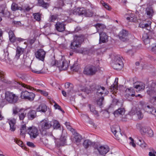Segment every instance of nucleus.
I'll return each mask as SVG.
<instances>
[{
    "label": "nucleus",
    "instance_id": "25",
    "mask_svg": "<svg viewBox=\"0 0 156 156\" xmlns=\"http://www.w3.org/2000/svg\"><path fill=\"white\" fill-rule=\"evenodd\" d=\"M25 49L20 47H17L16 49V53L15 56V58L18 59L19 58L20 55L24 52Z\"/></svg>",
    "mask_w": 156,
    "mask_h": 156
},
{
    "label": "nucleus",
    "instance_id": "7",
    "mask_svg": "<svg viewBox=\"0 0 156 156\" xmlns=\"http://www.w3.org/2000/svg\"><path fill=\"white\" fill-rule=\"evenodd\" d=\"M82 37L80 36H78L76 35L75 36L73 41L71 44V48L74 50L76 48L80 47L81 42L82 41Z\"/></svg>",
    "mask_w": 156,
    "mask_h": 156
},
{
    "label": "nucleus",
    "instance_id": "46",
    "mask_svg": "<svg viewBox=\"0 0 156 156\" xmlns=\"http://www.w3.org/2000/svg\"><path fill=\"white\" fill-rule=\"evenodd\" d=\"M91 144V142L88 140H84L83 143V146L86 148H87Z\"/></svg>",
    "mask_w": 156,
    "mask_h": 156
},
{
    "label": "nucleus",
    "instance_id": "43",
    "mask_svg": "<svg viewBox=\"0 0 156 156\" xmlns=\"http://www.w3.org/2000/svg\"><path fill=\"white\" fill-rule=\"evenodd\" d=\"M43 67L40 69L37 68L31 69V71L34 73L37 74L43 73L44 72L42 71Z\"/></svg>",
    "mask_w": 156,
    "mask_h": 156
},
{
    "label": "nucleus",
    "instance_id": "41",
    "mask_svg": "<svg viewBox=\"0 0 156 156\" xmlns=\"http://www.w3.org/2000/svg\"><path fill=\"white\" fill-rule=\"evenodd\" d=\"M151 22H149L147 23L143 24L140 23L139 24L140 27L142 28H146L147 30H150V26L151 25Z\"/></svg>",
    "mask_w": 156,
    "mask_h": 156
},
{
    "label": "nucleus",
    "instance_id": "51",
    "mask_svg": "<svg viewBox=\"0 0 156 156\" xmlns=\"http://www.w3.org/2000/svg\"><path fill=\"white\" fill-rule=\"evenodd\" d=\"M57 20V16L56 15H51L49 19V21L51 22H54Z\"/></svg>",
    "mask_w": 156,
    "mask_h": 156
},
{
    "label": "nucleus",
    "instance_id": "55",
    "mask_svg": "<svg viewBox=\"0 0 156 156\" xmlns=\"http://www.w3.org/2000/svg\"><path fill=\"white\" fill-rule=\"evenodd\" d=\"M146 134H147L148 136L151 137L154 136V133L152 130L150 128H148V131H147Z\"/></svg>",
    "mask_w": 156,
    "mask_h": 156
},
{
    "label": "nucleus",
    "instance_id": "47",
    "mask_svg": "<svg viewBox=\"0 0 156 156\" xmlns=\"http://www.w3.org/2000/svg\"><path fill=\"white\" fill-rule=\"evenodd\" d=\"M51 124H53V126L54 128H58L60 127V124L58 121L56 120H52L50 122Z\"/></svg>",
    "mask_w": 156,
    "mask_h": 156
},
{
    "label": "nucleus",
    "instance_id": "26",
    "mask_svg": "<svg viewBox=\"0 0 156 156\" xmlns=\"http://www.w3.org/2000/svg\"><path fill=\"white\" fill-rule=\"evenodd\" d=\"M8 122L10 126V130L11 131H14L16 129L15 125L16 123V119H8Z\"/></svg>",
    "mask_w": 156,
    "mask_h": 156
},
{
    "label": "nucleus",
    "instance_id": "19",
    "mask_svg": "<svg viewBox=\"0 0 156 156\" xmlns=\"http://www.w3.org/2000/svg\"><path fill=\"white\" fill-rule=\"evenodd\" d=\"M66 142V139L65 136H62L59 139H57L55 141L56 145L58 147L63 146Z\"/></svg>",
    "mask_w": 156,
    "mask_h": 156
},
{
    "label": "nucleus",
    "instance_id": "48",
    "mask_svg": "<svg viewBox=\"0 0 156 156\" xmlns=\"http://www.w3.org/2000/svg\"><path fill=\"white\" fill-rule=\"evenodd\" d=\"M0 60L3 62H5L6 63L10 64L11 62V60L10 58L8 56L5 57L4 58H0Z\"/></svg>",
    "mask_w": 156,
    "mask_h": 156
},
{
    "label": "nucleus",
    "instance_id": "50",
    "mask_svg": "<svg viewBox=\"0 0 156 156\" xmlns=\"http://www.w3.org/2000/svg\"><path fill=\"white\" fill-rule=\"evenodd\" d=\"M15 84H16L21 85L23 87L26 88L27 89H29L31 90L32 89V87H31L30 86H28L27 85H25V84L23 83H20L19 82H16V83Z\"/></svg>",
    "mask_w": 156,
    "mask_h": 156
},
{
    "label": "nucleus",
    "instance_id": "61",
    "mask_svg": "<svg viewBox=\"0 0 156 156\" xmlns=\"http://www.w3.org/2000/svg\"><path fill=\"white\" fill-rule=\"evenodd\" d=\"M129 139L131 140V141L129 143L130 145H132L133 147H135L136 145L134 143L133 139L131 137H130Z\"/></svg>",
    "mask_w": 156,
    "mask_h": 156
},
{
    "label": "nucleus",
    "instance_id": "4",
    "mask_svg": "<svg viewBox=\"0 0 156 156\" xmlns=\"http://www.w3.org/2000/svg\"><path fill=\"white\" fill-rule=\"evenodd\" d=\"M97 71V69L95 66L89 65L85 67L83 72L85 75L91 76L94 75Z\"/></svg>",
    "mask_w": 156,
    "mask_h": 156
},
{
    "label": "nucleus",
    "instance_id": "6",
    "mask_svg": "<svg viewBox=\"0 0 156 156\" xmlns=\"http://www.w3.org/2000/svg\"><path fill=\"white\" fill-rule=\"evenodd\" d=\"M69 62H68L63 57H62L61 60L57 61L56 66L60 70H66L69 67Z\"/></svg>",
    "mask_w": 156,
    "mask_h": 156
},
{
    "label": "nucleus",
    "instance_id": "62",
    "mask_svg": "<svg viewBox=\"0 0 156 156\" xmlns=\"http://www.w3.org/2000/svg\"><path fill=\"white\" fill-rule=\"evenodd\" d=\"M15 141L16 144L19 145L21 147H23V144L22 141L18 140H15Z\"/></svg>",
    "mask_w": 156,
    "mask_h": 156
},
{
    "label": "nucleus",
    "instance_id": "11",
    "mask_svg": "<svg viewBox=\"0 0 156 156\" xmlns=\"http://www.w3.org/2000/svg\"><path fill=\"white\" fill-rule=\"evenodd\" d=\"M95 89L97 90L96 94L99 96L104 97L108 93V91L103 87L97 85L95 87Z\"/></svg>",
    "mask_w": 156,
    "mask_h": 156
},
{
    "label": "nucleus",
    "instance_id": "1",
    "mask_svg": "<svg viewBox=\"0 0 156 156\" xmlns=\"http://www.w3.org/2000/svg\"><path fill=\"white\" fill-rule=\"evenodd\" d=\"M18 100V96L12 92L6 91L5 93V98L0 100V107L2 108L8 103L15 104Z\"/></svg>",
    "mask_w": 156,
    "mask_h": 156
},
{
    "label": "nucleus",
    "instance_id": "12",
    "mask_svg": "<svg viewBox=\"0 0 156 156\" xmlns=\"http://www.w3.org/2000/svg\"><path fill=\"white\" fill-rule=\"evenodd\" d=\"M35 96L34 94L32 92H29L27 91H25L21 92V97L22 98L32 101L34 100Z\"/></svg>",
    "mask_w": 156,
    "mask_h": 156
},
{
    "label": "nucleus",
    "instance_id": "54",
    "mask_svg": "<svg viewBox=\"0 0 156 156\" xmlns=\"http://www.w3.org/2000/svg\"><path fill=\"white\" fill-rule=\"evenodd\" d=\"M88 107L91 112H93L94 114L97 115L98 116V115L97 112L94 109V108L93 106H91L90 105H89Z\"/></svg>",
    "mask_w": 156,
    "mask_h": 156
},
{
    "label": "nucleus",
    "instance_id": "15",
    "mask_svg": "<svg viewBox=\"0 0 156 156\" xmlns=\"http://www.w3.org/2000/svg\"><path fill=\"white\" fill-rule=\"evenodd\" d=\"M46 53V52L43 49H39L36 52L35 57L39 60L43 61L44 60Z\"/></svg>",
    "mask_w": 156,
    "mask_h": 156
},
{
    "label": "nucleus",
    "instance_id": "29",
    "mask_svg": "<svg viewBox=\"0 0 156 156\" xmlns=\"http://www.w3.org/2000/svg\"><path fill=\"white\" fill-rule=\"evenodd\" d=\"M27 116L29 119H33L37 116L36 111L33 110L29 111L27 114Z\"/></svg>",
    "mask_w": 156,
    "mask_h": 156
},
{
    "label": "nucleus",
    "instance_id": "32",
    "mask_svg": "<svg viewBox=\"0 0 156 156\" xmlns=\"http://www.w3.org/2000/svg\"><path fill=\"white\" fill-rule=\"evenodd\" d=\"M26 132L27 133V129L26 128V125L24 124L21 125L20 128V135L24 137Z\"/></svg>",
    "mask_w": 156,
    "mask_h": 156
},
{
    "label": "nucleus",
    "instance_id": "18",
    "mask_svg": "<svg viewBox=\"0 0 156 156\" xmlns=\"http://www.w3.org/2000/svg\"><path fill=\"white\" fill-rule=\"evenodd\" d=\"M128 32L125 30H122L119 34L120 39L123 41H126L127 39Z\"/></svg>",
    "mask_w": 156,
    "mask_h": 156
},
{
    "label": "nucleus",
    "instance_id": "39",
    "mask_svg": "<svg viewBox=\"0 0 156 156\" xmlns=\"http://www.w3.org/2000/svg\"><path fill=\"white\" fill-rule=\"evenodd\" d=\"M9 34L10 41L13 43L15 42L16 37L13 32L12 30H10Z\"/></svg>",
    "mask_w": 156,
    "mask_h": 156
},
{
    "label": "nucleus",
    "instance_id": "37",
    "mask_svg": "<svg viewBox=\"0 0 156 156\" xmlns=\"http://www.w3.org/2000/svg\"><path fill=\"white\" fill-rule=\"evenodd\" d=\"M11 9L13 11H15L16 10H22V8L18 6V5L15 3L13 2L12 3L11 6Z\"/></svg>",
    "mask_w": 156,
    "mask_h": 156
},
{
    "label": "nucleus",
    "instance_id": "63",
    "mask_svg": "<svg viewBox=\"0 0 156 156\" xmlns=\"http://www.w3.org/2000/svg\"><path fill=\"white\" fill-rule=\"evenodd\" d=\"M86 15L87 16L91 17L93 16V13L90 11H87L85 12Z\"/></svg>",
    "mask_w": 156,
    "mask_h": 156
},
{
    "label": "nucleus",
    "instance_id": "8",
    "mask_svg": "<svg viewBox=\"0 0 156 156\" xmlns=\"http://www.w3.org/2000/svg\"><path fill=\"white\" fill-rule=\"evenodd\" d=\"M131 115H136L138 119H141L143 117V115L138 106H133L129 113Z\"/></svg>",
    "mask_w": 156,
    "mask_h": 156
},
{
    "label": "nucleus",
    "instance_id": "28",
    "mask_svg": "<svg viewBox=\"0 0 156 156\" xmlns=\"http://www.w3.org/2000/svg\"><path fill=\"white\" fill-rule=\"evenodd\" d=\"M154 11L152 7H149L146 9V13L147 17L151 18L154 14Z\"/></svg>",
    "mask_w": 156,
    "mask_h": 156
},
{
    "label": "nucleus",
    "instance_id": "45",
    "mask_svg": "<svg viewBox=\"0 0 156 156\" xmlns=\"http://www.w3.org/2000/svg\"><path fill=\"white\" fill-rule=\"evenodd\" d=\"M126 19L130 21L133 22L136 20V18L134 14L131 13L129 16L126 17Z\"/></svg>",
    "mask_w": 156,
    "mask_h": 156
},
{
    "label": "nucleus",
    "instance_id": "10",
    "mask_svg": "<svg viewBox=\"0 0 156 156\" xmlns=\"http://www.w3.org/2000/svg\"><path fill=\"white\" fill-rule=\"evenodd\" d=\"M52 126L51 122L45 119L42 120L41 122L39 125V128L42 131L49 129Z\"/></svg>",
    "mask_w": 156,
    "mask_h": 156
},
{
    "label": "nucleus",
    "instance_id": "56",
    "mask_svg": "<svg viewBox=\"0 0 156 156\" xmlns=\"http://www.w3.org/2000/svg\"><path fill=\"white\" fill-rule=\"evenodd\" d=\"M101 2L103 6H104L105 8L108 10L110 9H111L110 7L107 3L104 2L103 1H101Z\"/></svg>",
    "mask_w": 156,
    "mask_h": 156
},
{
    "label": "nucleus",
    "instance_id": "53",
    "mask_svg": "<svg viewBox=\"0 0 156 156\" xmlns=\"http://www.w3.org/2000/svg\"><path fill=\"white\" fill-rule=\"evenodd\" d=\"M104 100V97L102 96L97 100V104L99 106H101L103 103Z\"/></svg>",
    "mask_w": 156,
    "mask_h": 156
},
{
    "label": "nucleus",
    "instance_id": "9",
    "mask_svg": "<svg viewBox=\"0 0 156 156\" xmlns=\"http://www.w3.org/2000/svg\"><path fill=\"white\" fill-rule=\"evenodd\" d=\"M112 132L114 134L116 139L119 140L121 139L122 135L120 133V129L118 126H115L111 127Z\"/></svg>",
    "mask_w": 156,
    "mask_h": 156
},
{
    "label": "nucleus",
    "instance_id": "31",
    "mask_svg": "<svg viewBox=\"0 0 156 156\" xmlns=\"http://www.w3.org/2000/svg\"><path fill=\"white\" fill-rule=\"evenodd\" d=\"M125 113V110L122 108H119L116 110L114 113L115 116L116 117L119 115H123Z\"/></svg>",
    "mask_w": 156,
    "mask_h": 156
},
{
    "label": "nucleus",
    "instance_id": "23",
    "mask_svg": "<svg viewBox=\"0 0 156 156\" xmlns=\"http://www.w3.org/2000/svg\"><path fill=\"white\" fill-rule=\"evenodd\" d=\"M140 104L142 107V108L146 111L148 113H152V110H153L154 108H151L149 105H147L144 102L141 101L140 102Z\"/></svg>",
    "mask_w": 156,
    "mask_h": 156
},
{
    "label": "nucleus",
    "instance_id": "38",
    "mask_svg": "<svg viewBox=\"0 0 156 156\" xmlns=\"http://www.w3.org/2000/svg\"><path fill=\"white\" fill-rule=\"evenodd\" d=\"M65 87L66 88H69L70 90H68L67 92V94L69 95H71L73 91L72 87L73 86L72 84H70L68 82L65 83Z\"/></svg>",
    "mask_w": 156,
    "mask_h": 156
},
{
    "label": "nucleus",
    "instance_id": "14",
    "mask_svg": "<svg viewBox=\"0 0 156 156\" xmlns=\"http://www.w3.org/2000/svg\"><path fill=\"white\" fill-rule=\"evenodd\" d=\"M135 95V90L133 88H130L126 90L125 96L128 101H131L133 99L132 97Z\"/></svg>",
    "mask_w": 156,
    "mask_h": 156
},
{
    "label": "nucleus",
    "instance_id": "24",
    "mask_svg": "<svg viewBox=\"0 0 156 156\" xmlns=\"http://www.w3.org/2000/svg\"><path fill=\"white\" fill-rule=\"evenodd\" d=\"M99 43H105L108 41V37L104 32L99 33Z\"/></svg>",
    "mask_w": 156,
    "mask_h": 156
},
{
    "label": "nucleus",
    "instance_id": "2",
    "mask_svg": "<svg viewBox=\"0 0 156 156\" xmlns=\"http://www.w3.org/2000/svg\"><path fill=\"white\" fill-rule=\"evenodd\" d=\"M27 133L29 135L30 137L32 139L35 138L39 134L38 129L34 126L28 127L27 129Z\"/></svg>",
    "mask_w": 156,
    "mask_h": 156
},
{
    "label": "nucleus",
    "instance_id": "36",
    "mask_svg": "<svg viewBox=\"0 0 156 156\" xmlns=\"http://www.w3.org/2000/svg\"><path fill=\"white\" fill-rule=\"evenodd\" d=\"M76 51L77 53H81L83 54H87L89 52L88 50L86 48H81L76 50Z\"/></svg>",
    "mask_w": 156,
    "mask_h": 156
},
{
    "label": "nucleus",
    "instance_id": "60",
    "mask_svg": "<svg viewBox=\"0 0 156 156\" xmlns=\"http://www.w3.org/2000/svg\"><path fill=\"white\" fill-rule=\"evenodd\" d=\"M0 79L1 81L5 82V80L4 78V74L3 73L0 72Z\"/></svg>",
    "mask_w": 156,
    "mask_h": 156
},
{
    "label": "nucleus",
    "instance_id": "40",
    "mask_svg": "<svg viewBox=\"0 0 156 156\" xmlns=\"http://www.w3.org/2000/svg\"><path fill=\"white\" fill-rule=\"evenodd\" d=\"M137 144L142 148H145L147 146L146 144L141 138H140L138 139Z\"/></svg>",
    "mask_w": 156,
    "mask_h": 156
},
{
    "label": "nucleus",
    "instance_id": "42",
    "mask_svg": "<svg viewBox=\"0 0 156 156\" xmlns=\"http://www.w3.org/2000/svg\"><path fill=\"white\" fill-rule=\"evenodd\" d=\"M94 26L97 29L98 31H101L103 29L105 28V25L99 23L96 24Z\"/></svg>",
    "mask_w": 156,
    "mask_h": 156
},
{
    "label": "nucleus",
    "instance_id": "52",
    "mask_svg": "<svg viewBox=\"0 0 156 156\" xmlns=\"http://www.w3.org/2000/svg\"><path fill=\"white\" fill-rule=\"evenodd\" d=\"M148 128L145 126L142 127L140 130V132L142 134H146L148 131Z\"/></svg>",
    "mask_w": 156,
    "mask_h": 156
},
{
    "label": "nucleus",
    "instance_id": "3",
    "mask_svg": "<svg viewBox=\"0 0 156 156\" xmlns=\"http://www.w3.org/2000/svg\"><path fill=\"white\" fill-rule=\"evenodd\" d=\"M123 66V63L121 58L118 56L115 57L114 63L112 64L113 68L117 70H120L122 68Z\"/></svg>",
    "mask_w": 156,
    "mask_h": 156
},
{
    "label": "nucleus",
    "instance_id": "16",
    "mask_svg": "<svg viewBox=\"0 0 156 156\" xmlns=\"http://www.w3.org/2000/svg\"><path fill=\"white\" fill-rule=\"evenodd\" d=\"M98 150L100 154L102 155L107 153L109 150V148L108 146H101L98 148Z\"/></svg>",
    "mask_w": 156,
    "mask_h": 156
},
{
    "label": "nucleus",
    "instance_id": "13",
    "mask_svg": "<svg viewBox=\"0 0 156 156\" xmlns=\"http://www.w3.org/2000/svg\"><path fill=\"white\" fill-rule=\"evenodd\" d=\"M147 94L151 96L156 95V83L150 84L147 90Z\"/></svg>",
    "mask_w": 156,
    "mask_h": 156
},
{
    "label": "nucleus",
    "instance_id": "30",
    "mask_svg": "<svg viewBox=\"0 0 156 156\" xmlns=\"http://www.w3.org/2000/svg\"><path fill=\"white\" fill-rule=\"evenodd\" d=\"M36 110L37 112L44 113L47 110V107L44 104H41L37 108Z\"/></svg>",
    "mask_w": 156,
    "mask_h": 156
},
{
    "label": "nucleus",
    "instance_id": "21",
    "mask_svg": "<svg viewBox=\"0 0 156 156\" xmlns=\"http://www.w3.org/2000/svg\"><path fill=\"white\" fill-rule=\"evenodd\" d=\"M10 15V12L4 6H0V16L5 17H8Z\"/></svg>",
    "mask_w": 156,
    "mask_h": 156
},
{
    "label": "nucleus",
    "instance_id": "49",
    "mask_svg": "<svg viewBox=\"0 0 156 156\" xmlns=\"http://www.w3.org/2000/svg\"><path fill=\"white\" fill-rule=\"evenodd\" d=\"M34 19L37 21H40L41 19V15L39 13H36L33 14Z\"/></svg>",
    "mask_w": 156,
    "mask_h": 156
},
{
    "label": "nucleus",
    "instance_id": "57",
    "mask_svg": "<svg viewBox=\"0 0 156 156\" xmlns=\"http://www.w3.org/2000/svg\"><path fill=\"white\" fill-rule=\"evenodd\" d=\"M21 111V108L20 109L18 108H14L13 109V114L15 115L17 113L19 114V112Z\"/></svg>",
    "mask_w": 156,
    "mask_h": 156
},
{
    "label": "nucleus",
    "instance_id": "64",
    "mask_svg": "<svg viewBox=\"0 0 156 156\" xmlns=\"http://www.w3.org/2000/svg\"><path fill=\"white\" fill-rule=\"evenodd\" d=\"M149 156H156V152L154 151H152L149 152Z\"/></svg>",
    "mask_w": 156,
    "mask_h": 156
},
{
    "label": "nucleus",
    "instance_id": "27",
    "mask_svg": "<svg viewBox=\"0 0 156 156\" xmlns=\"http://www.w3.org/2000/svg\"><path fill=\"white\" fill-rule=\"evenodd\" d=\"M27 115L26 109L23 108H21V111L19 112L18 116L20 120L23 121L26 117Z\"/></svg>",
    "mask_w": 156,
    "mask_h": 156
},
{
    "label": "nucleus",
    "instance_id": "20",
    "mask_svg": "<svg viewBox=\"0 0 156 156\" xmlns=\"http://www.w3.org/2000/svg\"><path fill=\"white\" fill-rule=\"evenodd\" d=\"M85 10L83 8H78L75 9L73 13L75 15H85Z\"/></svg>",
    "mask_w": 156,
    "mask_h": 156
},
{
    "label": "nucleus",
    "instance_id": "35",
    "mask_svg": "<svg viewBox=\"0 0 156 156\" xmlns=\"http://www.w3.org/2000/svg\"><path fill=\"white\" fill-rule=\"evenodd\" d=\"M74 134L75 135L74 138L75 139V141L76 144H77L80 142L82 139V136L80 134L76 132H75Z\"/></svg>",
    "mask_w": 156,
    "mask_h": 156
},
{
    "label": "nucleus",
    "instance_id": "5",
    "mask_svg": "<svg viewBox=\"0 0 156 156\" xmlns=\"http://www.w3.org/2000/svg\"><path fill=\"white\" fill-rule=\"evenodd\" d=\"M69 62H68L63 57H62L61 60L57 61L56 66L60 70H66L69 67Z\"/></svg>",
    "mask_w": 156,
    "mask_h": 156
},
{
    "label": "nucleus",
    "instance_id": "58",
    "mask_svg": "<svg viewBox=\"0 0 156 156\" xmlns=\"http://www.w3.org/2000/svg\"><path fill=\"white\" fill-rule=\"evenodd\" d=\"M53 102L54 103V106L55 109H58L62 111L63 112H64L62 109L61 107L59 105H58L57 103H56L55 101H53Z\"/></svg>",
    "mask_w": 156,
    "mask_h": 156
},
{
    "label": "nucleus",
    "instance_id": "34",
    "mask_svg": "<svg viewBox=\"0 0 156 156\" xmlns=\"http://www.w3.org/2000/svg\"><path fill=\"white\" fill-rule=\"evenodd\" d=\"M142 39L145 44H149L150 40L149 39V37L147 34L144 33L143 34Z\"/></svg>",
    "mask_w": 156,
    "mask_h": 156
},
{
    "label": "nucleus",
    "instance_id": "44",
    "mask_svg": "<svg viewBox=\"0 0 156 156\" xmlns=\"http://www.w3.org/2000/svg\"><path fill=\"white\" fill-rule=\"evenodd\" d=\"M38 3L39 5L45 8H47L49 5L48 3L45 2L43 0H39Z\"/></svg>",
    "mask_w": 156,
    "mask_h": 156
},
{
    "label": "nucleus",
    "instance_id": "22",
    "mask_svg": "<svg viewBox=\"0 0 156 156\" xmlns=\"http://www.w3.org/2000/svg\"><path fill=\"white\" fill-rule=\"evenodd\" d=\"M134 87L136 89L137 92H139L144 90L145 88L144 84L142 82L135 83L134 84Z\"/></svg>",
    "mask_w": 156,
    "mask_h": 156
},
{
    "label": "nucleus",
    "instance_id": "17",
    "mask_svg": "<svg viewBox=\"0 0 156 156\" xmlns=\"http://www.w3.org/2000/svg\"><path fill=\"white\" fill-rule=\"evenodd\" d=\"M65 25L63 22H58L55 25L56 30L59 32H62L65 30Z\"/></svg>",
    "mask_w": 156,
    "mask_h": 156
},
{
    "label": "nucleus",
    "instance_id": "59",
    "mask_svg": "<svg viewBox=\"0 0 156 156\" xmlns=\"http://www.w3.org/2000/svg\"><path fill=\"white\" fill-rule=\"evenodd\" d=\"M37 90L39 92L41 93V94H43L45 96H47L48 95V93L45 91H44L40 90Z\"/></svg>",
    "mask_w": 156,
    "mask_h": 156
},
{
    "label": "nucleus",
    "instance_id": "33",
    "mask_svg": "<svg viewBox=\"0 0 156 156\" xmlns=\"http://www.w3.org/2000/svg\"><path fill=\"white\" fill-rule=\"evenodd\" d=\"M118 79L116 78L113 84L111 85V90L112 91H114L115 92L118 89Z\"/></svg>",
    "mask_w": 156,
    "mask_h": 156
}]
</instances>
